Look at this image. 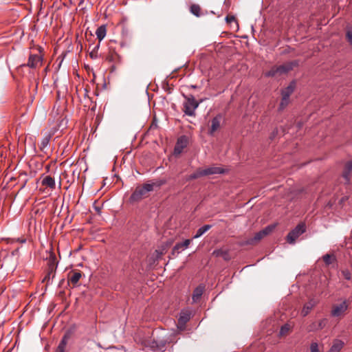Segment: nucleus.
<instances>
[{"label": "nucleus", "mask_w": 352, "mask_h": 352, "mask_svg": "<svg viewBox=\"0 0 352 352\" xmlns=\"http://www.w3.org/2000/svg\"><path fill=\"white\" fill-rule=\"evenodd\" d=\"M298 65V60L287 62L281 65L272 67L270 71L265 74V75L267 77H273L276 76H281L283 74H286L289 72L293 70L294 68L297 67Z\"/></svg>", "instance_id": "nucleus-1"}, {"label": "nucleus", "mask_w": 352, "mask_h": 352, "mask_svg": "<svg viewBox=\"0 0 352 352\" xmlns=\"http://www.w3.org/2000/svg\"><path fill=\"white\" fill-rule=\"evenodd\" d=\"M153 190V185L144 184L143 186H138L130 197V201L138 202L148 197V193Z\"/></svg>", "instance_id": "nucleus-2"}, {"label": "nucleus", "mask_w": 352, "mask_h": 352, "mask_svg": "<svg viewBox=\"0 0 352 352\" xmlns=\"http://www.w3.org/2000/svg\"><path fill=\"white\" fill-rule=\"evenodd\" d=\"M185 101L183 104L184 109L183 111L186 115L189 116H195V110L199 105V102H197L192 95L184 96Z\"/></svg>", "instance_id": "nucleus-3"}, {"label": "nucleus", "mask_w": 352, "mask_h": 352, "mask_svg": "<svg viewBox=\"0 0 352 352\" xmlns=\"http://www.w3.org/2000/svg\"><path fill=\"white\" fill-rule=\"evenodd\" d=\"M349 306V302L347 300H343L339 303H336L332 306L331 315L333 317H340L344 316Z\"/></svg>", "instance_id": "nucleus-4"}, {"label": "nucleus", "mask_w": 352, "mask_h": 352, "mask_svg": "<svg viewBox=\"0 0 352 352\" xmlns=\"http://www.w3.org/2000/svg\"><path fill=\"white\" fill-rule=\"evenodd\" d=\"M305 232V225L299 223L287 236V241L289 243H294L296 240Z\"/></svg>", "instance_id": "nucleus-5"}, {"label": "nucleus", "mask_w": 352, "mask_h": 352, "mask_svg": "<svg viewBox=\"0 0 352 352\" xmlns=\"http://www.w3.org/2000/svg\"><path fill=\"white\" fill-rule=\"evenodd\" d=\"M274 228V226H267L263 230L257 232L255 234V236L253 238L249 239L246 243L247 244H254V243L259 241L264 236L268 235L273 230Z\"/></svg>", "instance_id": "nucleus-6"}, {"label": "nucleus", "mask_w": 352, "mask_h": 352, "mask_svg": "<svg viewBox=\"0 0 352 352\" xmlns=\"http://www.w3.org/2000/svg\"><path fill=\"white\" fill-rule=\"evenodd\" d=\"M174 342L173 338H172V335L167 338L164 340L161 341H155L153 340L150 344V347L154 351H161L162 352L165 351L166 345L167 343H170Z\"/></svg>", "instance_id": "nucleus-7"}, {"label": "nucleus", "mask_w": 352, "mask_h": 352, "mask_svg": "<svg viewBox=\"0 0 352 352\" xmlns=\"http://www.w3.org/2000/svg\"><path fill=\"white\" fill-rule=\"evenodd\" d=\"M47 265H48V273L47 275L45 277L44 280L47 278H50V276L52 273H53L56 267H57V261L56 255L52 252H50L49 256L47 258Z\"/></svg>", "instance_id": "nucleus-8"}, {"label": "nucleus", "mask_w": 352, "mask_h": 352, "mask_svg": "<svg viewBox=\"0 0 352 352\" xmlns=\"http://www.w3.org/2000/svg\"><path fill=\"white\" fill-rule=\"evenodd\" d=\"M190 319V313L188 311H182L178 319L177 329L182 331L185 329L186 323Z\"/></svg>", "instance_id": "nucleus-9"}, {"label": "nucleus", "mask_w": 352, "mask_h": 352, "mask_svg": "<svg viewBox=\"0 0 352 352\" xmlns=\"http://www.w3.org/2000/svg\"><path fill=\"white\" fill-rule=\"evenodd\" d=\"M221 120L222 116L221 114H218L217 116L212 118L211 121V126L209 131V133L210 135H212L216 131H217L220 128Z\"/></svg>", "instance_id": "nucleus-10"}, {"label": "nucleus", "mask_w": 352, "mask_h": 352, "mask_svg": "<svg viewBox=\"0 0 352 352\" xmlns=\"http://www.w3.org/2000/svg\"><path fill=\"white\" fill-rule=\"evenodd\" d=\"M191 242L190 239H186L182 243H177L173 248L172 254L175 255V254H179L182 251L184 250L185 249L188 248L190 243Z\"/></svg>", "instance_id": "nucleus-11"}, {"label": "nucleus", "mask_w": 352, "mask_h": 352, "mask_svg": "<svg viewBox=\"0 0 352 352\" xmlns=\"http://www.w3.org/2000/svg\"><path fill=\"white\" fill-rule=\"evenodd\" d=\"M42 61L41 57L38 54H31L29 56L27 66L30 68H36Z\"/></svg>", "instance_id": "nucleus-12"}, {"label": "nucleus", "mask_w": 352, "mask_h": 352, "mask_svg": "<svg viewBox=\"0 0 352 352\" xmlns=\"http://www.w3.org/2000/svg\"><path fill=\"white\" fill-rule=\"evenodd\" d=\"M204 176L210 175L221 174L225 172V170L221 167L210 166L205 169H202Z\"/></svg>", "instance_id": "nucleus-13"}, {"label": "nucleus", "mask_w": 352, "mask_h": 352, "mask_svg": "<svg viewBox=\"0 0 352 352\" xmlns=\"http://www.w3.org/2000/svg\"><path fill=\"white\" fill-rule=\"evenodd\" d=\"M186 146V140L184 138L178 139L177 144L174 148V153L175 155H179L183 149Z\"/></svg>", "instance_id": "nucleus-14"}, {"label": "nucleus", "mask_w": 352, "mask_h": 352, "mask_svg": "<svg viewBox=\"0 0 352 352\" xmlns=\"http://www.w3.org/2000/svg\"><path fill=\"white\" fill-rule=\"evenodd\" d=\"M212 255L216 257L221 256L225 261H229L230 259V256L229 254L228 250L223 249H218L214 250L212 252Z\"/></svg>", "instance_id": "nucleus-15"}, {"label": "nucleus", "mask_w": 352, "mask_h": 352, "mask_svg": "<svg viewBox=\"0 0 352 352\" xmlns=\"http://www.w3.org/2000/svg\"><path fill=\"white\" fill-rule=\"evenodd\" d=\"M317 301L311 299L308 302H307L302 310V315L303 316H306L310 311L316 305Z\"/></svg>", "instance_id": "nucleus-16"}, {"label": "nucleus", "mask_w": 352, "mask_h": 352, "mask_svg": "<svg viewBox=\"0 0 352 352\" xmlns=\"http://www.w3.org/2000/svg\"><path fill=\"white\" fill-rule=\"evenodd\" d=\"M204 291V286L203 285H199L197 287H196L193 292L192 294V301L194 302H196L199 300L201 296H202Z\"/></svg>", "instance_id": "nucleus-17"}, {"label": "nucleus", "mask_w": 352, "mask_h": 352, "mask_svg": "<svg viewBox=\"0 0 352 352\" xmlns=\"http://www.w3.org/2000/svg\"><path fill=\"white\" fill-rule=\"evenodd\" d=\"M352 170V160L347 162L344 166L342 176L345 179L346 182H349L350 173Z\"/></svg>", "instance_id": "nucleus-18"}, {"label": "nucleus", "mask_w": 352, "mask_h": 352, "mask_svg": "<svg viewBox=\"0 0 352 352\" xmlns=\"http://www.w3.org/2000/svg\"><path fill=\"white\" fill-rule=\"evenodd\" d=\"M295 88L294 82H292L289 85H288L285 89H284L282 92V97L289 99V96L293 93Z\"/></svg>", "instance_id": "nucleus-19"}, {"label": "nucleus", "mask_w": 352, "mask_h": 352, "mask_svg": "<svg viewBox=\"0 0 352 352\" xmlns=\"http://www.w3.org/2000/svg\"><path fill=\"white\" fill-rule=\"evenodd\" d=\"M343 346L344 342L342 340H336L328 352H340Z\"/></svg>", "instance_id": "nucleus-20"}, {"label": "nucleus", "mask_w": 352, "mask_h": 352, "mask_svg": "<svg viewBox=\"0 0 352 352\" xmlns=\"http://www.w3.org/2000/svg\"><path fill=\"white\" fill-rule=\"evenodd\" d=\"M41 183H42V185L45 186L49 187L52 189L55 188V185H56L54 179L49 175L45 176L43 179Z\"/></svg>", "instance_id": "nucleus-21"}, {"label": "nucleus", "mask_w": 352, "mask_h": 352, "mask_svg": "<svg viewBox=\"0 0 352 352\" xmlns=\"http://www.w3.org/2000/svg\"><path fill=\"white\" fill-rule=\"evenodd\" d=\"M82 277V274L80 272H73L69 276L68 281L72 285H76Z\"/></svg>", "instance_id": "nucleus-22"}, {"label": "nucleus", "mask_w": 352, "mask_h": 352, "mask_svg": "<svg viewBox=\"0 0 352 352\" xmlns=\"http://www.w3.org/2000/svg\"><path fill=\"white\" fill-rule=\"evenodd\" d=\"M69 338V335L68 333L65 334L60 342L59 343L58 346V349H57V352H65V346L67 344V341Z\"/></svg>", "instance_id": "nucleus-23"}, {"label": "nucleus", "mask_w": 352, "mask_h": 352, "mask_svg": "<svg viewBox=\"0 0 352 352\" xmlns=\"http://www.w3.org/2000/svg\"><path fill=\"white\" fill-rule=\"evenodd\" d=\"M326 322H327V320L326 319H322L321 320L319 321L318 324L316 325V323H313L309 329V331H316V330H319V329H322L324 327V326L326 325Z\"/></svg>", "instance_id": "nucleus-24"}, {"label": "nucleus", "mask_w": 352, "mask_h": 352, "mask_svg": "<svg viewBox=\"0 0 352 352\" xmlns=\"http://www.w3.org/2000/svg\"><path fill=\"white\" fill-rule=\"evenodd\" d=\"M106 28L104 25H101L97 28L96 34L99 41H101L106 36Z\"/></svg>", "instance_id": "nucleus-25"}, {"label": "nucleus", "mask_w": 352, "mask_h": 352, "mask_svg": "<svg viewBox=\"0 0 352 352\" xmlns=\"http://www.w3.org/2000/svg\"><path fill=\"white\" fill-rule=\"evenodd\" d=\"M211 225H204V226L199 228L197 231L196 234L193 236L194 239H197L201 236L204 233L211 228Z\"/></svg>", "instance_id": "nucleus-26"}, {"label": "nucleus", "mask_w": 352, "mask_h": 352, "mask_svg": "<svg viewBox=\"0 0 352 352\" xmlns=\"http://www.w3.org/2000/svg\"><path fill=\"white\" fill-rule=\"evenodd\" d=\"M190 12L195 16L199 17L201 16V8L199 5L193 4L190 6Z\"/></svg>", "instance_id": "nucleus-27"}, {"label": "nucleus", "mask_w": 352, "mask_h": 352, "mask_svg": "<svg viewBox=\"0 0 352 352\" xmlns=\"http://www.w3.org/2000/svg\"><path fill=\"white\" fill-rule=\"evenodd\" d=\"M290 330V325L288 324H285L283 326L281 327L280 329V336H283L288 333V332Z\"/></svg>", "instance_id": "nucleus-28"}, {"label": "nucleus", "mask_w": 352, "mask_h": 352, "mask_svg": "<svg viewBox=\"0 0 352 352\" xmlns=\"http://www.w3.org/2000/svg\"><path fill=\"white\" fill-rule=\"evenodd\" d=\"M99 47V45L94 46L92 50L89 52V56L92 59H96L98 57V51Z\"/></svg>", "instance_id": "nucleus-29"}, {"label": "nucleus", "mask_w": 352, "mask_h": 352, "mask_svg": "<svg viewBox=\"0 0 352 352\" xmlns=\"http://www.w3.org/2000/svg\"><path fill=\"white\" fill-rule=\"evenodd\" d=\"M204 176V174H203V171H202V169H199L198 170H197L195 173H194L193 174L190 175L189 176V178L188 179H197L200 177H203Z\"/></svg>", "instance_id": "nucleus-30"}, {"label": "nucleus", "mask_w": 352, "mask_h": 352, "mask_svg": "<svg viewBox=\"0 0 352 352\" xmlns=\"http://www.w3.org/2000/svg\"><path fill=\"white\" fill-rule=\"evenodd\" d=\"M166 248L162 247L160 249L156 250L155 252L156 259H159L161 256L165 254Z\"/></svg>", "instance_id": "nucleus-31"}, {"label": "nucleus", "mask_w": 352, "mask_h": 352, "mask_svg": "<svg viewBox=\"0 0 352 352\" xmlns=\"http://www.w3.org/2000/svg\"><path fill=\"white\" fill-rule=\"evenodd\" d=\"M333 260L334 257L330 254H327L323 256V261L327 265L331 264Z\"/></svg>", "instance_id": "nucleus-32"}, {"label": "nucleus", "mask_w": 352, "mask_h": 352, "mask_svg": "<svg viewBox=\"0 0 352 352\" xmlns=\"http://www.w3.org/2000/svg\"><path fill=\"white\" fill-rule=\"evenodd\" d=\"M166 182H167L166 179H161L156 180L155 182H154L151 184L153 185V188L155 186V187H160V186L165 184Z\"/></svg>", "instance_id": "nucleus-33"}, {"label": "nucleus", "mask_w": 352, "mask_h": 352, "mask_svg": "<svg viewBox=\"0 0 352 352\" xmlns=\"http://www.w3.org/2000/svg\"><path fill=\"white\" fill-rule=\"evenodd\" d=\"M310 351L311 352H320L319 349L318 344L316 342H311L310 345Z\"/></svg>", "instance_id": "nucleus-34"}, {"label": "nucleus", "mask_w": 352, "mask_h": 352, "mask_svg": "<svg viewBox=\"0 0 352 352\" xmlns=\"http://www.w3.org/2000/svg\"><path fill=\"white\" fill-rule=\"evenodd\" d=\"M342 274L346 280H351V272L348 270H342Z\"/></svg>", "instance_id": "nucleus-35"}, {"label": "nucleus", "mask_w": 352, "mask_h": 352, "mask_svg": "<svg viewBox=\"0 0 352 352\" xmlns=\"http://www.w3.org/2000/svg\"><path fill=\"white\" fill-rule=\"evenodd\" d=\"M289 104V99L282 97L280 103V109H283Z\"/></svg>", "instance_id": "nucleus-36"}, {"label": "nucleus", "mask_w": 352, "mask_h": 352, "mask_svg": "<svg viewBox=\"0 0 352 352\" xmlns=\"http://www.w3.org/2000/svg\"><path fill=\"white\" fill-rule=\"evenodd\" d=\"M346 36L349 43L352 45V30H348Z\"/></svg>", "instance_id": "nucleus-37"}, {"label": "nucleus", "mask_w": 352, "mask_h": 352, "mask_svg": "<svg viewBox=\"0 0 352 352\" xmlns=\"http://www.w3.org/2000/svg\"><path fill=\"white\" fill-rule=\"evenodd\" d=\"M226 20L228 23H231L232 21H235V17L234 16H227L226 18Z\"/></svg>", "instance_id": "nucleus-38"}, {"label": "nucleus", "mask_w": 352, "mask_h": 352, "mask_svg": "<svg viewBox=\"0 0 352 352\" xmlns=\"http://www.w3.org/2000/svg\"><path fill=\"white\" fill-rule=\"evenodd\" d=\"M49 140H50V138H47V137L44 138L42 140V143L41 144H42L43 147H45V146H46L48 144Z\"/></svg>", "instance_id": "nucleus-39"}]
</instances>
